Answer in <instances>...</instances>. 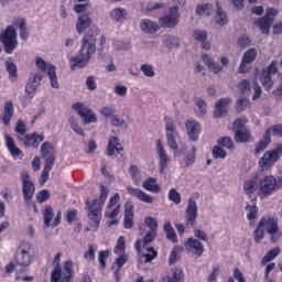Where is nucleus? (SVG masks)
Returning <instances> with one entry per match:
<instances>
[{
    "label": "nucleus",
    "instance_id": "1",
    "mask_svg": "<svg viewBox=\"0 0 282 282\" xmlns=\"http://www.w3.org/2000/svg\"><path fill=\"white\" fill-rule=\"evenodd\" d=\"M91 54H96V32L88 31L84 34L82 46L77 55L69 57L70 70L83 69L89 65Z\"/></svg>",
    "mask_w": 282,
    "mask_h": 282
},
{
    "label": "nucleus",
    "instance_id": "2",
    "mask_svg": "<svg viewBox=\"0 0 282 282\" xmlns=\"http://www.w3.org/2000/svg\"><path fill=\"white\" fill-rule=\"evenodd\" d=\"M109 197V188L105 185H100V196L93 200L86 199V210L89 219V226L93 230L100 228V221H102V208Z\"/></svg>",
    "mask_w": 282,
    "mask_h": 282
},
{
    "label": "nucleus",
    "instance_id": "3",
    "mask_svg": "<svg viewBox=\"0 0 282 282\" xmlns=\"http://www.w3.org/2000/svg\"><path fill=\"white\" fill-rule=\"evenodd\" d=\"M62 253L58 252L53 263H55L54 269L51 272V282H72L74 281V261L66 260L63 262V268L61 267Z\"/></svg>",
    "mask_w": 282,
    "mask_h": 282
},
{
    "label": "nucleus",
    "instance_id": "4",
    "mask_svg": "<svg viewBox=\"0 0 282 282\" xmlns=\"http://www.w3.org/2000/svg\"><path fill=\"white\" fill-rule=\"evenodd\" d=\"M0 43L2 44L6 54H13L14 50L19 47L18 33L14 25H8L0 33Z\"/></svg>",
    "mask_w": 282,
    "mask_h": 282
},
{
    "label": "nucleus",
    "instance_id": "5",
    "mask_svg": "<svg viewBox=\"0 0 282 282\" xmlns=\"http://www.w3.org/2000/svg\"><path fill=\"white\" fill-rule=\"evenodd\" d=\"M34 261V256L32 254V243L28 241H22L14 254V262L21 268H29Z\"/></svg>",
    "mask_w": 282,
    "mask_h": 282
},
{
    "label": "nucleus",
    "instance_id": "6",
    "mask_svg": "<svg viewBox=\"0 0 282 282\" xmlns=\"http://www.w3.org/2000/svg\"><path fill=\"white\" fill-rule=\"evenodd\" d=\"M258 224L267 229L271 243L279 242L281 234H279V217L276 215L263 216Z\"/></svg>",
    "mask_w": 282,
    "mask_h": 282
},
{
    "label": "nucleus",
    "instance_id": "7",
    "mask_svg": "<svg viewBox=\"0 0 282 282\" xmlns=\"http://www.w3.org/2000/svg\"><path fill=\"white\" fill-rule=\"evenodd\" d=\"M20 180L22 183V195L23 200L26 206L32 204V199H34V194L36 193V186L34 182L30 178V173L22 172L20 175Z\"/></svg>",
    "mask_w": 282,
    "mask_h": 282
},
{
    "label": "nucleus",
    "instance_id": "8",
    "mask_svg": "<svg viewBox=\"0 0 282 282\" xmlns=\"http://www.w3.org/2000/svg\"><path fill=\"white\" fill-rule=\"evenodd\" d=\"M35 65L40 72H47V76L51 80V87H53V89H58L61 87L58 84V77L56 76V66H54V64L46 63L43 57H36Z\"/></svg>",
    "mask_w": 282,
    "mask_h": 282
},
{
    "label": "nucleus",
    "instance_id": "9",
    "mask_svg": "<svg viewBox=\"0 0 282 282\" xmlns=\"http://www.w3.org/2000/svg\"><path fill=\"white\" fill-rule=\"evenodd\" d=\"M276 177L272 175H267L259 182V191L258 196H260L261 199H265L267 197H270L272 193H276Z\"/></svg>",
    "mask_w": 282,
    "mask_h": 282
},
{
    "label": "nucleus",
    "instance_id": "10",
    "mask_svg": "<svg viewBox=\"0 0 282 282\" xmlns=\"http://www.w3.org/2000/svg\"><path fill=\"white\" fill-rule=\"evenodd\" d=\"M72 109L76 111L84 120V124H91L98 122V117L94 113L93 109L87 108L83 102L73 104Z\"/></svg>",
    "mask_w": 282,
    "mask_h": 282
},
{
    "label": "nucleus",
    "instance_id": "11",
    "mask_svg": "<svg viewBox=\"0 0 282 282\" xmlns=\"http://www.w3.org/2000/svg\"><path fill=\"white\" fill-rule=\"evenodd\" d=\"M165 121V130H166V140L167 145L172 148L174 151H177V138H180V132L175 130V122L169 117L164 118Z\"/></svg>",
    "mask_w": 282,
    "mask_h": 282
},
{
    "label": "nucleus",
    "instance_id": "12",
    "mask_svg": "<svg viewBox=\"0 0 282 282\" xmlns=\"http://www.w3.org/2000/svg\"><path fill=\"white\" fill-rule=\"evenodd\" d=\"M161 28L173 29L180 23V9L177 6L171 7L169 9V14L159 19Z\"/></svg>",
    "mask_w": 282,
    "mask_h": 282
},
{
    "label": "nucleus",
    "instance_id": "13",
    "mask_svg": "<svg viewBox=\"0 0 282 282\" xmlns=\"http://www.w3.org/2000/svg\"><path fill=\"white\" fill-rule=\"evenodd\" d=\"M197 224V202L195 198H188L187 208L185 209V226H195Z\"/></svg>",
    "mask_w": 282,
    "mask_h": 282
},
{
    "label": "nucleus",
    "instance_id": "14",
    "mask_svg": "<svg viewBox=\"0 0 282 282\" xmlns=\"http://www.w3.org/2000/svg\"><path fill=\"white\" fill-rule=\"evenodd\" d=\"M18 140L23 142L24 147L26 148L32 147V149H39V147H41V142L45 140V135L32 132L25 134L24 137L19 135Z\"/></svg>",
    "mask_w": 282,
    "mask_h": 282
},
{
    "label": "nucleus",
    "instance_id": "15",
    "mask_svg": "<svg viewBox=\"0 0 282 282\" xmlns=\"http://www.w3.org/2000/svg\"><path fill=\"white\" fill-rule=\"evenodd\" d=\"M279 155L275 150H269L267 151L263 156L259 160V166L262 169V171H268V169H272L279 162Z\"/></svg>",
    "mask_w": 282,
    "mask_h": 282
},
{
    "label": "nucleus",
    "instance_id": "16",
    "mask_svg": "<svg viewBox=\"0 0 282 282\" xmlns=\"http://www.w3.org/2000/svg\"><path fill=\"white\" fill-rule=\"evenodd\" d=\"M184 248L186 252L196 254V257H202L204 254V243L197 238L189 237L184 242Z\"/></svg>",
    "mask_w": 282,
    "mask_h": 282
},
{
    "label": "nucleus",
    "instance_id": "17",
    "mask_svg": "<svg viewBox=\"0 0 282 282\" xmlns=\"http://www.w3.org/2000/svg\"><path fill=\"white\" fill-rule=\"evenodd\" d=\"M185 129L189 138V142H197L199 140V134L202 133V126L197 120L189 119L185 122Z\"/></svg>",
    "mask_w": 282,
    "mask_h": 282
},
{
    "label": "nucleus",
    "instance_id": "18",
    "mask_svg": "<svg viewBox=\"0 0 282 282\" xmlns=\"http://www.w3.org/2000/svg\"><path fill=\"white\" fill-rule=\"evenodd\" d=\"M156 151L159 153V171L162 174L164 171H166V169H169L171 158H169V154H166V150H164V145L160 139L156 140Z\"/></svg>",
    "mask_w": 282,
    "mask_h": 282
},
{
    "label": "nucleus",
    "instance_id": "19",
    "mask_svg": "<svg viewBox=\"0 0 282 282\" xmlns=\"http://www.w3.org/2000/svg\"><path fill=\"white\" fill-rule=\"evenodd\" d=\"M127 193H129L131 197H137V199H139V202H142L143 204H153V202H155V197L147 194L140 188L128 186Z\"/></svg>",
    "mask_w": 282,
    "mask_h": 282
},
{
    "label": "nucleus",
    "instance_id": "20",
    "mask_svg": "<svg viewBox=\"0 0 282 282\" xmlns=\"http://www.w3.org/2000/svg\"><path fill=\"white\" fill-rule=\"evenodd\" d=\"M42 80H43V74L41 73H37L29 78L25 85V94H28L30 98L34 97V94H36V89L39 85H41Z\"/></svg>",
    "mask_w": 282,
    "mask_h": 282
},
{
    "label": "nucleus",
    "instance_id": "21",
    "mask_svg": "<svg viewBox=\"0 0 282 282\" xmlns=\"http://www.w3.org/2000/svg\"><path fill=\"white\" fill-rule=\"evenodd\" d=\"M133 202L128 200L124 204L123 228H126V230H131V228H133Z\"/></svg>",
    "mask_w": 282,
    "mask_h": 282
},
{
    "label": "nucleus",
    "instance_id": "22",
    "mask_svg": "<svg viewBox=\"0 0 282 282\" xmlns=\"http://www.w3.org/2000/svg\"><path fill=\"white\" fill-rule=\"evenodd\" d=\"M230 102V98H220L215 105L214 118H224L228 113Z\"/></svg>",
    "mask_w": 282,
    "mask_h": 282
},
{
    "label": "nucleus",
    "instance_id": "23",
    "mask_svg": "<svg viewBox=\"0 0 282 282\" xmlns=\"http://www.w3.org/2000/svg\"><path fill=\"white\" fill-rule=\"evenodd\" d=\"M91 25V15L89 13H83L77 17L76 32L83 34Z\"/></svg>",
    "mask_w": 282,
    "mask_h": 282
},
{
    "label": "nucleus",
    "instance_id": "24",
    "mask_svg": "<svg viewBox=\"0 0 282 282\" xmlns=\"http://www.w3.org/2000/svg\"><path fill=\"white\" fill-rule=\"evenodd\" d=\"M142 188L144 191H148V193H154L155 195L162 193V186L158 184V178L155 177H148L143 183H142Z\"/></svg>",
    "mask_w": 282,
    "mask_h": 282
},
{
    "label": "nucleus",
    "instance_id": "25",
    "mask_svg": "<svg viewBox=\"0 0 282 282\" xmlns=\"http://www.w3.org/2000/svg\"><path fill=\"white\" fill-rule=\"evenodd\" d=\"M274 23V18L262 17L254 21V25L260 29L262 34H270V28Z\"/></svg>",
    "mask_w": 282,
    "mask_h": 282
},
{
    "label": "nucleus",
    "instance_id": "26",
    "mask_svg": "<svg viewBox=\"0 0 282 282\" xmlns=\"http://www.w3.org/2000/svg\"><path fill=\"white\" fill-rule=\"evenodd\" d=\"M124 148H122V144H120V139L118 137H111L108 141L107 147V155L111 158L116 154V152L120 153V151H123Z\"/></svg>",
    "mask_w": 282,
    "mask_h": 282
},
{
    "label": "nucleus",
    "instance_id": "27",
    "mask_svg": "<svg viewBox=\"0 0 282 282\" xmlns=\"http://www.w3.org/2000/svg\"><path fill=\"white\" fill-rule=\"evenodd\" d=\"M13 116H14V104L12 101H6L4 111L2 115V122L4 127H10V122L12 121Z\"/></svg>",
    "mask_w": 282,
    "mask_h": 282
},
{
    "label": "nucleus",
    "instance_id": "28",
    "mask_svg": "<svg viewBox=\"0 0 282 282\" xmlns=\"http://www.w3.org/2000/svg\"><path fill=\"white\" fill-rule=\"evenodd\" d=\"M140 28L142 30V32H144L145 34H155V32H158V30H160V24H158V22H153L149 19H143L140 22Z\"/></svg>",
    "mask_w": 282,
    "mask_h": 282
},
{
    "label": "nucleus",
    "instance_id": "29",
    "mask_svg": "<svg viewBox=\"0 0 282 282\" xmlns=\"http://www.w3.org/2000/svg\"><path fill=\"white\" fill-rule=\"evenodd\" d=\"M270 142H272V137L270 135V130H265L263 134V139H261L257 144H256V150L254 154L259 155L261 151H265L268 147H270Z\"/></svg>",
    "mask_w": 282,
    "mask_h": 282
},
{
    "label": "nucleus",
    "instance_id": "30",
    "mask_svg": "<svg viewBox=\"0 0 282 282\" xmlns=\"http://www.w3.org/2000/svg\"><path fill=\"white\" fill-rule=\"evenodd\" d=\"M162 282H184V271L182 269H171V274L162 278Z\"/></svg>",
    "mask_w": 282,
    "mask_h": 282
},
{
    "label": "nucleus",
    "instance_id": "31",
    "mask_svg": "<svg viewBox=\"0 0 282 282\" xmlns=\"http://www.w3.org/2000/svg\"><path fill=\"white\" fill-rule=\"evenodd\" d=\"M143 250H145L147 252H140L139 254V261L140 263H151V261H153V259H155L158 257V251H155V249H153V247H145L143 248Z\"/></svg>",
    "mask_w": 282,
    "mask_h": 282
},
{
    "label": "nucleus",
    "instance_id": "32",
    "mask_svg": "<svg viewBox=\"0 0 282 282\" xmlns=\"http://www.w3.org/2000/svg\"><path fill=\"white\" fill-rule=\"evenodd\" d=\"M14 25L19 26L20 39L22 41H28V39H30V32L28 31V22L25 21V19L24 18L15 19Z\"/></svg>",
    "mask_w": 282,
    "mask_h": 282
},
{
    "label": "nucleus",
    "instance_id": "33",
    "mask_svg": "<svg viewBox=\"0 0 282 282\" xmlns=\"http://www.w3.org/2000/svg\"><path fill=\"white\" fill-rule=\"evenodd\" d=\"M120 208L121 205L118 204L113 209H106L105 212V217H107V219H111L109 221H107V226H116L118 225V215H120Z\"/></svg>",
    "mask_w": 282,
    "mask_h": 282
},
{
    "label": "nucleus",
    "instance_id": "34",
    "mask_svg": "<svg viewBox=\"0 0 282 282\" xmlns=\"http://www.w3.org/2000/svg\"><path fill=\"white\" fill-rule=\"evenodd\" d=\"M42 216L45 228H50L54 219V208L52 207V205L44 206V208L42 209Z\"/></svg>",
    "mask_w": 282,
    "mask_h": 282
},
{
    "label": "nucleus",
    "instance_id": "35",
    "mask_svg": "<svg viewBox=\"0 0 282 282\" xmlns=\"http://www.w3.org/2000/svg\"><path fill=\"white\" fill-rule=\"evenodd\" d=\"M6 144H7L8 151L11 153L12 158H14V160H17V158H19V155H21L22 151H21V149H19V147H17V144H14V139L12 137L6 134Z\"/></svg>",
    "mask_w": 282,
    "mask_h": 282
},
{
    "label": "nucleus",
    "instance_id": "36",
    "mask_svg": "<svg viewBox=\"0 0 282 282\" xmlns=\"http://www.w3.org/2000/svg\"><path fill=\"white\" fill-rule=\"evenodd\" d=\"M202 61L203 63H205V65H207L208 69L214 74H219V72L224 70V66L213 62V58H210V56L206 54L202 55Z\"/></svg>",
    "mask_w": 282,
    "mask_h": 282
},
{
    "label": "nucleus",
    "instance_id": "37",
    "mask_svg": "<svg viewBox=\"0 0 282 282\" xmlns=\"http://www.w3.org/2000/svg\"><path fill=\"white\" fill-rule=\"evenodd\" d=\"M247 219L252 221L259 217V207H257V197L251 199V205L246 206Z\"/></svg>",
    "mask_w": 282,
    "mask_h": 282
},
{
    "label": "nucleus",
    "instance_id": "38",
    "mask_svg": "<svg viewBox=\"0 0 282 282\" xmlns=\"http://www.w3.org/2000/svg\"><path fill=\"white\" fill-rule=\"evenodd\" d=\"M163 230L169 241H171L172 243H177V234L175 232V229L173 228V225H171L170 220H166L164 223Z\"/></svg>",
    "mask_w": 282,
    "mask_h": 282
},
{
    "label": "nucleus",
    "instance_id": "39",
    "mask_svg": "<svg viewBox=\"0 0 282 282\" xmlns=\"http://www.w3.org/2000/svg\"><path fill=\"white\" fill-rule=\"evenodd\" d=\"M260 83L262 87L265 89V91H271V89L274 87V82L272 80V75L269 73H265L261 70L260 73Z\"/></svg>",
    "mask_w": 282,
    "mask_h": 282
},
{
    "label": "nucleus",
    "instance_id": "40",
    "mask_svg": "<svg viewBox=\"0 0 282 282\" xmlns=\"http://www.w3.org/2000/svg\"><path fill=\"white\" fill-rule=\"evenodd\" d=\"M40 152L42 153V158H56V149L47 141L42 143Z\"/></svg>",
    "mask_w": 282,
    "mask_h": 282
},
{
    "label": "nucleus",
    "instance_id": "41",
    "mask_svg": "<svg viewBox=\"0 0 282 282\" xmlns=\"http://www.w3.org/2000/svg\"><path fill=\"white\" fill-rule=\"evenodd\" d=\"M216 6L217 11L215 15V21L218 25H226V23H228V15L226 14V11L219 6V2H216Z\"/></svg>",
    "mask_w": 282,
    "mask_h": 282
},
{
    "label": "nucleus",
    "instance_id": "42",
    "mask_svg": "<svg viewBox=\"0 0 282 282\" xmlns=\"http://www.w3.org/2000/svg\"><path fill=\"white\" fill-rule=\"evenodd\" d=\"M279 254H281V248L275 247L273 249H271L263 258L261 261L262 265H265L267 263H270V261H274V259H276V257H279Z\"/></svg>",
    "mask_w": 282,
    "mask_h": 282
},
{
    "label": "nucleus",
    "instance_id": "43",
    "mask_svg": "<svg viewBox=\"0 0 282 282\" xmlns=\"http://www.w3.org/2000/svg\"><path fill=\"white\" fill-rule=\"evenodd\" d=\"M126 251H127V240L124 236H120L117 239V243L113 248V252L115 254H124Z\"/></svg>",
    "mask_w": 282,
    "mask_h": 282
},
{
    "label": "nucleus",
    "instance_id": "44",
    "mask_svg": "<svg viewBox=\"0 0 282 282\" xmlns=\"http://www.w3.org/2000/svg\"><path fill=\"white\" fill-rule=\"evenodd\" d=\"M235 140L236 142H248L250 140V130H236L235 131Z\"/></svg>",
    "mask_w": 282,
    "mask_h": 282
},
{
    "label": "nucleus",
    "instance_id": "45",
    "mask_svg": "<svg viewBox=\"0 0 282 282\" xmlns=\"http://www.w3.org/2000/svg\"><path fill=\"white\" fill-rule=\"evenodd\" d=\"M259 54V52L257 51V48L251 47L249 48L242 56V61L243 63H254V61H257V55Z\"/></svg>",
    "mask_w": 282,
    "mask_h": 282
},
{
    "label": "nucleus",
    "instance_id": "46",
    "mask_svg": "<svg viewBox=\"0 0 282 282\" xmlns=\"http://www.w3.org/2000/svg\"><path fill=\"white\" fill-rule=\"evenodd\" d=\"M6 69L9 74L10 79L18 77L17 64L12 62V57H10L9 61L6 62Z\"/></svg>",
    "mask_w": 282,
    "mask_h": 282
},
{
    "label": "nucleus",
    "instance_id": "47",
    "mask_svg": "<svg viewBox=\"0 0 282 282\" xmlns=\"http://www.w3.org/2000/svg\"><path fill=\"white\" fill-rule=\"evenodd\" d=\"M111 17L115 21L120 23V22L124 21V19H127V10H124L122 8L113 9V11L111 12Z\"/></svg>",
    "mask_w": 282,
    "mask_h": 282
},
{
    "label": "nucleus",
    "instance_id": "48",
    "mask_svg": "<svg viewBox=\"0 0 282 282\" xmlns=\"http://www.w3.org/2000/svg\"><path fill=\"white\" fill-rule=\"evenodd\" d=\"M213 12V4L205 3V4H198L196 8V14L202 17V14H206L207 17H210Z\"/></svg>",
    "mask_w": 282,
    "mask_h": 282
},
{
    "label": "nucleus",
    "instance_id": "49",
    "mask_svg": "<svg viewBox=\"0 0 282 282\" xmlns=\"http://www.w3.org/2000/svg\"><path fill=\"white\" fill-rule=\"evenodd\" d=\"M167 197L170 202H173V204H175L176 206H180V204H182V194H180V192H177V189L175 188L170 189Z\"/></svg>",
    "mask_w": 282,
    "mask_h": 282
},
{
    "label": "nucleus",
    "instance_id": "50",
    "mask_svg": "<svg viewBox=\"0 0 282 282\" xmlns=\"http://www.w3.org/2000/svg\"><path fill=\"white\" fill-rule=\"evenodd\" d=\"M70 129L77 133V135H85V131L78 126V119L76 117H70L68 119Z\"/></svg>",
    "mask_w": 282,
    "mask_h": 282
},
{
    "label": "nucleus",
    "instance_id": "51",
    "mask_svg": "<svg viewBox=\"0 0 282 282\" xmlns=\"http://www.w3.org/2000/svg\"><path fill=\"white\" fill-rule=\"evenodd\" d=\"M227 155H228V152H226L224 148L219 145L214 147L213 156L215 158V160H226Z\"/></svg>",
    "mask_w": 282,
    "mask_h": 282
},
{
    "label": "nucleus",
    "instance_id": "52",
    "mask_svg": "<svg viewBox=\"0 0 282 282\" xmlns=\"http://www.w3.org/2000/svg\"><path fill=\"white\" fill-rule=\"evenodd\" d=\"M249 106L250 100L248 98H240L238 101H236V111L238 113H241V111H246Z\"/></svg>",
    "mask_w": 282,
    "mask_h": 282
},
{
    "label": "nucleus",
    "instance_id": "53",
    "mask_svg": "<svg viewBox=\"0 0 282 282\" xmlns=\"http://www.w3.org/2000/svg\"><path fill=\"white\" fill-rule=\"evenodd\" d=\"M243 191L246 195H252L257 192V182L256 181H246L243 184Z\"/></svg>",
    "mask_w": 282,
    "mask_h": 282
},
{
    "label": "nucleus",
    "instance_id": "54",
    "mask_svg": "<svg viewBox=\"0 0 282 282\" xmlns=\"http://www.w3.org/2000/svg\"><path fill=\"white\" fill-rule=\"evenodd\" d=\"M51 196L52 194L47 189H42L36 193V202L37 204H45Z\"/></svg>",
    "mask_w": 282,
    "mask_h": 282
},
{
    "label": "nucleus",
    "instance_id": "55",
    "mask_svg": "<svg viewBox=\"0 0 282 282\" xmlns=\"http://www.w3.org/2000/svg\"><path fill=\"white\" fill-rule=\"evenodd\" d=\"M248 122V118L246 117H239L234 121V131H241L243 129H246V124Z\"/></svg>",
    "mask_w": 282,
    "mask_h": 282
},
{
    "label": "nucleus",
    "instance_id": "56",
    "mask_svg": "<svg viewBox=\"0 0 282 282\" xmlns=\"http://www.w3.org/2000/svg\"><path fill=\"white\" fill-rule=\"evenodd\" d=\"M107 259H109V250H101L98 253V261L101 270L107 268Z\"/></svg>",
    "mask_w": 282,
    "mask_h": 282
},
{
    "label": "nucleus",
    "instance_id": "57",
    "mask_svg": "<svg viewBox=\"0 0 282 282\" xmlns=\"http://www.w3.org/2000/svg\"><path fill=\"white\" fill-rule=\"evenodd\" d=\"M65 217H66L67 224L72 225L74 221L78 219V209L76 208L67 209Z\"/></svg>",
    "mask_w": 282,
    "mask_h": 282
},
{
    "label": "nucleus",
    "instance_id": "58",
    "mask_svg": "<svg viewBox=\"0 0 282 282\" xmlns=\"http://www.w3.org/2000/svg\"><path fill=\"white\" fill-rule=\"evenodd\" d=\"M196 152L197 150L195 148H192V150L186 154V156L184 158L185 166H191L195 164Z\"/></svg>",
    "mask_w": 282,
    "mask_h": 282
},
{
    "label": "nucleus",
    "instance_id": "59",
    "mask_svg": "<svg viewBox=\"0 0 282 282\" xmlns=\"http://www.w3.org/2000/svg\"><path fill=\"white\" fill-rule=\"evenodd\" d=\"M15 133H19V135H25L28 133V126H25V122H23V119H19L14 127Z\"/></svg>",
    "mask_w": 282,
    "mask_h": 282
},
{
    "label": "nucleus",
    "instance_id": "60",
    "mask_svg": "<svg viewBox=\"0 0 282 282\" xmlns=\"http://www.w3.org/2000/svg\"><path fill=\"white\" fill-rule=\"evenodd\" d=\"M253 237L256 243H259L265 237V231L263 230V227L260 226V223H258L257 228L253 231Z\"/></svg>",
    "mask_w": 282,
    "mask_h": 282
},
{
    "label": "nucleus",
    "instance_id": "61",
    "mask_svg": "<svg viewBox=\"0 0 282 282\" xmlns=\"http://www.w3.org/2000/svg\"><path fill=\"white\" fill-rule=\"evenodd\" d=\"M269 131V135L272 138V135H278L279 138H282V124L278 123L274 126H271L267 129Z\"/></svg>",
    "mask_w": 282,
    "mask_h": 282
},
{
    "label": "nucleus",
    "instance_id": "62",
    "mask_svg": "<svg viewBox=\"0 0 282 282\" xmlns=\"http://www.w3.org/2000/svg\"><path fill=\"white\" fill-rule=\"evenodd\" d=\"M158 231L155 230H148L144 238H143V248H148L149 243L155 239Z\"/></svg>",
    "mask_w": 282,
    "mask_h": 282
},
{
    "label": "nucleus",
    "instance_id": "63",
    "mask_svg": "<svg viewBox=\"0 0 282 282\" xmlns=\"http://www.w3.org/2000/svg\"><path fill=\"white\" fill-rule=\"evenodd\" d=\"M194 237L198 241H205V243H207V241H208V234H206V231H204L203 229H199V228L194 229Z\"/></svg>",
    "mask_w": 282,
    "mask_h": 282
},
{
    "label": "nucleus",
    "instance_id": "64",
    "mask_svg": "<svg viewBox=\"0 0 282 282\" xmlns=\"http://www.w3.org/2000/svg\"><path fill=\"white\" fill-rule=\"evenodd\" d=\"M227 282H246V278H243V272L239 269L234 270V278H229Z\"/></svg>",
    "mask_w": 282,
    "mask_h": 282
}]
</instances>
